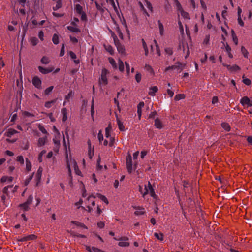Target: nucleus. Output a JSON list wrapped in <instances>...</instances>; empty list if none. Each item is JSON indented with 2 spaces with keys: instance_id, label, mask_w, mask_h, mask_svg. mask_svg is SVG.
Wrapping results in <instances>:
<instances>
[{
  "instance_id": "nucleus-1",
  "label": "nucleus",
  "mask_w": 252,
  "mask_h": 252,
  "mask_svg": "<svg viewBox=\"0 0 252 252\" xmlns=\"http://www.w3.org/2000/svg\"><path fill=\"white\" fill-rule=\"evenodd\" d=\"M95 197L93 195H88L84 200L85 205L86 206V210L90 213L96 214L97 216H98L102 212L103 209L100 208L98 205H95Z\"/></svg>"
},
{
  "instance_id": "nucleus-2",
  "label": "nucleus",
  "mask_w": 252,
  "mask_h": 252,
  "mask_svg": "<svg viewBox=\"0 0 252 252\" xmlns=\"http://www.w3.org/2000/svg\"><path fill=\"white\" fill-rule=\"evenodd\" d=\"M140 191L143 197H144L146 194H149L154 199H157L158 198L150 182H148V184L145 186L144 192H142L141 187H140Z\"/></svg>"
},
{
  "instance_id": "nucleus-3",
  "label": "nucleus",
  "mask_w": 252,
  "mask_h": 252,
  "mask_svg": "<svg viewBox=\"0 0 252 252\" xmlns=\"http://www.w3.org/2000/svg\"><path fill=\"white\" fill-rule=\"evenodd\" d=\"M74 10L77 14L81 15V19L82 21L87 20V16L84 11H83V7L79 4H74Z\"/></svg>"
},
{
  "instance_id": "nucleus-4",
  "label": "nucleus",
  "mask_w": 252,
  "mask_h": 252,
  "mask_svg": "<svg viewBox=\"0 0 252 252\" xmlns=\"http://www.w3.org/2000/svg\"><path fill=\"white\" fill-rule=\"evenodd\" d=\"M108 73V70L105 69H102L101 71V77L99 79V82L100 85H106L108 83L107 75Z\"/></svg>"
},
{
  "instance_id": "nucleus-5",
  "label": "nucleus",
  "mask_w": 252,
  "mask_h": 252,
  "mask_svg": "<svg viewBox=\"0 0 252 252\" xmlns=\"http://www.w3.org/2000/svg\"><path fill=\"white\" fill-rule=\"evenodd\" d=\"M111 130V126L109 125L108 127L105 128V137L107 139H109V146L110 147L113 145L114 142V138L112 137L110 135Z\"/></svg>"
},
{
  "instance_id": "nucleus-6",
  "label": "nucleus",
  "mask_w": 252,
  "mask_h": 252,
  "mask_svg": "<svg viewBox=\"0 0 252 252\" xmlns=\"http://www.w3.org/2000/svg\"><path fill=\"white\" fill-rule=\"evenodd\" d=\"M77 165V162L74 159L70 158L67 159V166L68 168V171L69 173V175L70 178V182H71L72 177L71 174V169H73Z\"/></svg>"
},
{
  "instance_id": "nucleus-7",
  "label": "nucleus",
  "mask_w": 252,
  "mask_h": 252,
  "mask_svg": "<svg viewBox=\"0 0 252 252\" xmlns=\"http://www.w3.org/2000/svg\"><path fill=\"white\" fill-rule=\"evenodd\" d=\"M186 64L185 63H182L180 62L176 63L174 65L168 66L165 68V71H167L169 70L173 69H177V70H183Z\"/></svg>"
},
{
  "instance_id": "nucleus-8",
  "label": "nucleus",
  "mask_w": 252,
  "mask_h": 252,
  "mask_svg": "<svg viewBox=\"0 0 252 252\" xmlns=\"http://www.w3.org/2000/svg\"><path fill=\"white\" fill-rule=\"evenodd\" d=\"M131 156L130 154H128L126 157V165L127 171L129 173H132L133 170L135 169V168H133Z\"/></svg>"
},
{
  "instance_id": "nucleus-9",
  "label": "nucleus",
  "mask_w": 252,
  "mask_h": 252,
  "mask_svg": "<svg viewBox=\"0 0 252 252\" xmlns=\"http://www.w3.org/2000/svg\"><path fill=\"white\" fill-rule=\"evenodd\" d=\"M32 195L29 196L26 202L23 204H20L19 207L23 210L27 211L29 208L30 205L32 203Z\"/></svg>"
},
{
  "instance_id": "nucleus-10",
  "label": "nucleus",
  "mask_w": 252,
  "mask_h": 252,
  "mask_svg": "<svg viewBox=\"0 0 252 252\" xmlns=\"http://www.w3.org/2000/svg\"><path fill=\"white\" fill-rule=\"evenodd\" d=\"M88 144V156L90 159H92L94 155V147L92 146L91 142L90 140L87 141Z\"/></svg>"
},
{
  "instance_id": "nucleus-11",
  "label": "nucleus",
  "mask_w": 252,
  "mask_h": 252,
  "mask_svg": "<svg viewBox=\"0 0 252 252\" xmlns=\"http://www.w3.org/2000/svg\"><path fill=\"white\" fill-rule=\"evenodd\" d=\"M240 103L244 107H251V99L247 96H244L240 99Z\"/></svg>"
},
{
  "instance_id": "nucleus-12",
  "label": "nucleus",
  "mask_w": 252,
  "mask_h": 252,
  "mask_svg": "<svg viewBox=\"0 0 252 252\" xmlns=\"http://www.w3.org/2000/svg\"><path fill=\"white\" fill-rule=\"evenodd\" d=\"M37 238V237L34 234H31L29 235L24 236L21 237L19 241L21 242L28 241L30 240H34Z\"/></svg>"
},
{
  "instance_id": "nucleus-13",
  "label": "nucleus",
  "mask_w": 252,
  "mask_h": 252,
  "mask_svg": "<svg viewBox=\"0 0 252 252\" xmlns=\"http://www.w3.org/2000/svg\"><path fill=\"white\" fill-rule=\"evenodd\" d=\"M32 84L37 88H41V81L40 78L37 76L34 77L32 79Z\"/></svg>"
},
{
  "instance_id": "nucleus-14",
  "label": "nucleus",
  "mask_w": 252,
  "mask_h": 252,
  "mask_svg": "<svg viewBox=\"0 0 252 252\" xmlns=\"http://www.w3.org/2000/svg\"><path fill=\"white\" fill-rule=\"evenodd\" d=\"M120 242L118 245L120 247H127L129 245V243L128 241V238L127 237H124L119 239Z\"/></svg>"
},
{
  "instance_id": "nucleus-15",
  "label": "nucleus",
  "mask_w": 252,
  "mask_h": 252,
  "mask_svg": "<svg viewBox=\"0 0 252 252\" xmlns=\"http://www.w3.org/2000/svg\"><path fill=\"white\" fill-rule=\"evenodd\" d=\"M48 141L47 136L40 137L38 139L37 141V146L38 147H42L44 146Z\"/></svg>"
},
{
  "instance_id": "nucleus-16",
  "label": "nucleus",
  "mask_w": 252,
  "mask_h": 252,
  "mask_svg": "<svg viewBox=\"0 0 252 252\" xmlns=\"http://www.w3.org/2000/svg\"><path fill=\"white\" fill-rule=\"evenodd\" d=\"M53 67H48L45 68L41 66L38 67V69L39 71L43 74H47L50 72H51L52 71H53Z\"/></svg>"
},
{
  "instance_id": "nucleus-17",
  "label": "nucleus",
  "mask_w": 252,
  "mask_h": 252,
  "mask_svg": "<svg viewBox=\"0 0 252 252\" xmlns=\"http://www.w3.org/2000/svg\"><path fill=\"white\" fill-rule=\"evenodd\" d=\"M223 65L224 66H226L227 69L230 71H236L240 69V67L236 64L231 66L230 65H227L223 63Z\"/></svg>"
},
{
  "instance_id": "nucleus-18",
  "label": "nucleus",
  "mask_w": 252,
  "mask_h": 252,
  "mask_svg": "<svg viewBox=\"0 0 252 252\" xmlns=\"http://www.w3.org/2000/svg\"><path fill=\"white\" fill-rule=\"evenodd\" d=\"M116 121H117V125L118 126L119 129L121 131H125V127L124 125H123V122H122L120 121V120L119 119V118H118V117L117 116V114H116Z\"/></svg>"
},
{
  "instance_id": "nucleus-19",
  "label": "nucleus",
  "mask_w": 252,
  "mask_h": 252,
  "mask_svg": "<svg viewBox=\"0 0 252 252\" xmlns=\"http://www.w3.org/2000/svg\"><path fill=\"white\" fill-rule=\"evenodd\" d=\"M134 208L136 210V211L134 212V214L136 215H143L145 212V209L143 207L138 206V207H134Z\"/></svg>"
},
{
  "instance_id": "nucleus-20",
  "label": "nucleus",
  "mask_w": 252,
  "mask_h": 252,
  "mask_svg": "<svg viewBox=\"0 0 252 252\" xmlns=\"http://www.w3.org/2000/svg\"><path fill=\"white\" fill-rule=\"evenodd\" d=\"M144 106V102H140L137 105V114L139 119H140L142 115V109Z\"/></svg>"
},
{
  "instance_id": "nucleus-21",
  "label": "nucleus",
  "mask_w": 252,
  "mask_h": 252,
  "mask_svg": "<svg viewBox=\"0 0 252 252\" xmlns=\"http://www.w3.org/2000/svg\"><path fill=\"white\" fill-rule=\"evenodd\" d=\"M158 91V88L157 86H153L149 88L148 94L152 96H155L156 93Z\"/></svg>"
},
{
  "instance_id": "nucleus-22",
  "label": "nucleus",
  "mask_w": 252,
  "mask_h": 252,
  "mask_svg": "<svg viewBox=\"0 0 252 252\" xmlns=\"http://www.w3.org/2000/svg\"><path fill=\"white\" fill-rule=\"evenodd\" d=\"M182 47L183 48L184 52L186 54V56H185V58H187L189 56V55L190 54V52H189V49L188 47V45L187 43H186V44L183 43Z\"/></svg>"
},
{
  "instance_id": "nucleus-23",
  "label": "nucleus",
  "mask_w": 252,
  "mask_h": 252,
  "mask_svg": "<svg viewBox=\"0 0 252 252\" xmlns=\"http://www.w3.org/2000/svg\"><path fill=\"white\" fill-rule=\"evenodd\" d=\"M17 133V131L13 129L9 128L7 130V131L5 133L4 135L8 137H10L12 135L15 134Z\"/></svg>"
},
{
  "instance_id": "nucleus-24",
  "label": "nucleus",
  "mask_w": 252,
  "mask_h": 252,
  "mask_svg": "<svg viewBox=\"0 0 252 252\" xmlns=\"http://www.w3.org/2000/svg\"><path fill=\"white\" fill-rule=\"evenodd\" d=\"M179 13L183 18L187 20L190 19V16L189 14L187 12L184 11V9L178 12V14Z\"/></svg>"
},
{
  "instance_id": "nucleus-25",
  "label": "nucleus",
  "mask_w": 252,
  "mask_h": 252,
  "mask_svg": "<svg viewBox=\"0 0 252 252\" xmlns=\"http://www.w3.org/2000/svg\"><path fill=\"white\" fill-rule=\"evenodd\" d=\"M61 113L63 115L62 121L64 122L67 119V109L65 108H63L61 110Z\"/></svg>"
},
{
  "instance_id": "nucleus-26",
  "label": "nucleus",
  "mask_w": 252,
  "mask_h": 252,
  "mask_svg": "<svg viewBox=\"0 0 252 252\" xmlns=\"http://www.w3.org/2000/svg\"><path fill=\"white\" fill-rule=\"evenodd\" d=\"M52 0L56 1V4L55 6L53 7V9L54 11H56L62 7L63 0Z\"/></svg>"
},
{
  "instance_id": "nucleus-27",
  "label": "nucleus",
  "mask_w": 252,
  "mask_h": 252,
  "mask_svg": "<svg viewBox=\"0 0 252 252\" xmlns=\"http://www.w3.org/2000/svg\"><path fill=\"white\" fill-rule=\"evenodd\" d=\"M155 126L156 127V128L158 129H161L163 127L161 121L158 118H157L155 120Z\"/></svg>"
},
{
  "instance_id": "nucleus-28",
  "label": "nucleus",
  "mask_w": 252,
  "mask_h": 252,
  "mask_svg": "<svg viewBox=\"0 0 252 252\" xmlns=\"http://www.w3.org/2000/svg\"><path fill=\"white\" fill-rule=\"evenodd\" d=\"M158 26L159 31V33L161 36H163L164 34V26L161 22L160 20L158 21Z\"/></svg>"
},
{
  "instance_id": "nucleus-29",
  "label": "nucleus",
  "mask_w": 252,
  "mask_h": 252,
  "mask_svg": "<svg viewBox=\"0 0 252 252\" xmlns=\"http://www.w3.org/2000/svg\"><path fill=\"white\" fill-rule=\"evenodd\" d=\"M106 0V2L108 3H109L113 8L114 11L116 12H118V8L115 4V3L114 2V0Z\"/></svg>"
},
{
  "instance_id": "nucleus-30",
  "label": "nucleus",
  "mask_w": 252,
  "mask_h": 252,
  "mask_svg": "<svg viewBox=\"0 0 252 252\" xmlns=\"http://www.w3.org/2000/svg\"><path fill=\"white\" fill-rule=\"evenodd\" d=\"M174 2L178 12H179L183 9L181 4L178 0H174Z\"/></svg>"
},
{
  "instance_id": "nucleus-31",
  "label": "nucleus",
  "mask_w": 252,
  "mask_h": 252,
  "mask_svg": "<svg viewBox=\"0 0 252 252\" xmlns=\"http://www.w3.org/2000/svg\"><path fill=\"white\" fill-rule=\"evenodd\" d=\"M67 28L68 30L73 32H80V30L78 28L75 26H69L67 27Z\"/></svg>"
},
{
  "instance_id": "nucleus-32",
  "label": "nucleus",
  "mask_w": 252,
  "mask_h": 252,
  "mask_svg": "<svg viewBox=\"0 0 252 252\" xmlns=\"http://www.w3.org/2000/svg\"><path fill=\"white\" fill-rule=\"evenodd\" d=\"M71 223L73 224H75V225H76L77 226L82 227L85 229H87V226L84 224L79 222L78 221L72 220V221H71Z\"/></svg>"
},
{
  "instance_id": "nucleus-33",
  "label": "nucleus",
  "mask_w": 252,
  "mask_h": 252,
  "mask_svg": "<svg viewBox=\"0 0 252 252\" xmlns=\"http://www.w3.org/2000/svg\"><path fill=\"white\" fill-rule=\"evenodd\" d=\"M209 42H210V35L207 34L205 35V36L203 39L202 44L204 46L207 45L209 44Z\"/></svg>"
},
{
  "instance_id": "nucleus-34",
  "label": "nucleus",
  "mask_w": 252,
  "mask_h": 252,
  "mask_svg": "<svg viewBox=\"0 0 252 252\" xmlns=\"http://www.w3.org/2000/svg\"><path fill=\"white\" fill-rule=\"evenodd\" d=\"M105 49L111 54L113 55L114 53L113 47L109 45H105Z\"/></svg>"
},
{
  "instance_id": "nucleus-35",
  "label": "nucleus",
  "mask_w": 252,
  "mask_h": 252,
  "mask_svg": "<svg viewBox=\"0 0 252 252\" xmlns=\"http://www.w3.org/2000/svg\"><path fill=\"white\" fill-rule=\"evenodd\" d=\"M13 180V177H8V176H3L1 179V182H8L9 183L12 182Z\"/></svg>"
},
{
  "instance_id": "nucleus-36",
  "label": "nucleus",
  "mask_w": 252,
  "mask_h": 252,
  "mask_svg": "<svg viewBox=\"0 0 252 252\" xmlns=\"http://www.w3.org/2000/svg\"><path fill=\"white\" fill-rule=\"evenodd\" d=\"M32 165L30 160L26 158V170L28 171H30L32 169Z\"/></svg>"
},
{
  "instance_id": "nucleus-37",
  "label": "nucleus",
  "mask_w": 252,
  "mask_h": 252,
  "mask_svg": "<svg viewBox=\"0 0 252 252\" xmlns=\"http://www.w3.org/2000/svg\"><path fill=\"white\" fill-rule=\"evenodd\" d=\"M231 33H232L233 41L235 45H237L238 42V40L237 37L234 31L233 30H232Z\"/></svg>"
},
{
  "instance_id": "nucleus-38",
  "label": "nucleus",
  "mask_w": 252,
  "mask_h": 252,
  "mask_svg": "<svg viewBox=\"0 0 252 252\" xmlns=\"http://www.w3.org/2000/svg\"><path fill=\"white\" fill-rule=\"evenodd\" d=\"M145 5L147 8L151 11H153V7L151 3L148 0H144Z\"/></svg>"
},
{
  "instance_id": "nucleus-39",
  "label": "nucleus",
  "mask_w": 252,
  "mask_h": 252,
  "mask_svg": "<svg viewBox=\"0 0 252 252\" xmlns=\"http://www.w3.org/2000/svg\"><path fill=\"white\" fill-rule=\"evenodd\" d=\"M155 237L159 240L160 241H162L163 240V234L161 233H154Z\"/></svg>"
},
{
  "instance_id": "nucleus-40",
  "label": "nucleus",
  "mask_w": 252,
  "mask_h": 252,
  "mask_svg": "<svg viewBox=\"0 0 252 252\" xmlns=\"http://www.w3.org/2000/svg\"><path fill=\"white\" fill-rule=\"evenodd\" d=\"M119 69L120 71L123 72L124 71V65L122 61L119 60L118 61Z\"/></svg>"
},
{
  "instance_id": "nucleus-41",
  "label": "nucleus",
  "mask_w": 252,
  "mask_h": 252,
  "mask_svg": "<svg viewBox=\"0 0 252 252\" xmlns=\"http://www.w3.org/2000/svg\"><path fill=\"white\" fill-rule=\"evenodd\" d=\"M52 41L54 44L57 45L59 43V36L57 34H54L52 37Z\"/></svg>"
},
{
  "instance_id": "nucleus-42",
  "label": "nucleus",
  "mask_w": 252,
  "mask_h": 252,
  "mask_svg": "<svg viewBox=\"0 0 252 252\" xmlns=\"http://www.w3.org/2000/svg\"><path fill=\"white\" fill-rule=\"evenodd\" d=\"M185 98V94H177L175 95L174 99L175 100L178 101L181 99H183Z\"/></svg>"
},
{
  "instance_id": "nucleus-43",
  "label": "nucleus",
  "mask_w": 252,
  "mask_h": 252,
  "mask_svg": "<svg viewBox=\"0 0 252 252\" xmlns=\"http://www.w3.org/2000/svg\"><path fill=\"white\" fill-rule=\"evenodd\" d=\"M109 61L110 63L111 64L112 67L114 69H116L117 67L116 63L115 62L114 59H113L112 58H108Z\"/></svg>"
},
{
  "instance_id": "nucleus-44",
  "label": "nucleus",
  "mask_w": 252,
  "mask_h": 252,
  "mask_svg": "<svg viewBox=\"0 0 252 252\" xmlns=\"http://www.w3.org/2000/svg\"><path fill=\"white\" fill-rule=\"evenodd\" d=\"M30 42L33 46L36 45L38 43L37 38L35 37L31 38Z\"/></svg>"
},
{
  "instance_id": "nucleus-45",
  "label": "nucleus",
  "mask_w": 252,
  "mask_h": 252,
  "mask_svg": "<svg viewBox=\"0 0 252 252\" xmlns=\"http://www.w3.org/2000/svg\"><path fill=\"white\" fill-rule=\"evenodd\" d=\"M97 196L106 204H108V200L105 196L100 194H97Z\"/></svg>"
},
{
  "instance_id": "nucleus-46",
  "label": "nucleus",
  "mask_w": 252,
  "mask_h": 252,
  "mask_svg": "<svg viewBox=\"0 0 252 252\" xmlns=\"http://www.w3.org/2000/svg\"><path fill=\"white\" fill-rule=\"evenodd\" d=\"M143 47L145 51V54L147 56L148 54V49L146 43L143 39H142Z\"/></svg>"
},
{
  "instance_id": "nucleus-47",
  "label": "nucleus",
  "mask_w": 252,
  "mask_h": 252,
  "mask_svg": "<svg viewBox=\"0 0 252 252\" xmlns=\"http://www.w3.org/2000/svg\"><path fill=\"white\" fill-rule=\"evenodd\" d=\"M221 126L223 127V128L227 131H229L230 130V126L228 123H222L221 124Z\"/></svg>"
},
{
  "instance_id": "nucleus-48",
  "label": "nucleus",
  "mask_w": 252,
  "mask_h": 252,
  "mask_svg": "<svg viewBox=\"0 0 252 252\" xmlns=\"http://www.w3.org/2000/svg\"><path fill=\"white\" fill-rule=\"evenodd\" d=\"M241 52H242V53L243 54V56L245 58H248L249 52H248L247 50L244 47H241Z\"/></svg>"
},
{
  "instance_id": "nucleus-49",
  "label": "nucleus",
  "mask_w": 252,
  "mask_h": 252,
  "mask_svg": "<svg viewBox=\"0 0 252 252\" xmlns=\"http://www.w3.org/2000/svg\"><path fill=\"white\" fill-rule=\"evenodd\" d=\"M120 92H118L117 94V97L114 98V103L117 105L118 110L119 112H120L121 109H120V107L119 106V102L118 100V97H119V95H120Z\"/></svg>"
},
{
  "instance_id": "nucleus-50",
  "label": "nucleus",
  "mask_w": 252,
  "mask_h": 252,
  "mask_svg": "<svg viewBox=\"0 0 252 252\" xmlns=\"http://www.w3.org/2000/svg\"><path fill=\"white\" fill-rule=\"evenodd\" d=\"M41 62L43 64H47L49 63L50 60L49 58L46 56H44L41 60Z\"/></svg>"
},
{
  "instance_id": "nucleus-51",
  "label": "nucleus",
  "mask_w": 252,
  "mask_h": 252,
  "mask_svg": "<svg viewBox=\"0 0 252 252\" xmlns=\"http://www.w3.org/2000/svg\"><path fill=\"white\" fill-rule=\"evenodd\" d=\"M145 69L146 71H148L151 74H154V72L152 68V67L149 65H146L145 66Z\"/></svg>"
},
{
  "instance_id": "nucleus-52",
  "label": "nucleus",
  "mask_w": 252,
  "mask_h": 252,
  "mask_svg": "<svg viewBox=\"0 0 252 252\" xmlns=\"http://www.w3.org/2000/svg\"><path fill=\"white\" fill-rule=\"evenodd\" d=\"M91 116L93 119H94V99H92V105H91Z\"/></svg>"
},
{
  "instance_id": "nucleus-53",
  "label": "nucleus",
  "mask_w": 252,
  "mask_h": 252,
  "mask_svg": "<svg viewBox=\"0 0 252 252\" xmlns=\"http://www.w3.org/2000/svg\"><path fill=\"white\" fill-rule=\"evenodd\" d=\"M154 41L156 45V53L158 55V56H160V51L159 50V47L158 45L157 41L156 40H154Z\"/></svg>"
},
{
  "instance_id": "nucleus-54",
  "label": "nucleus",
  "mask_w": 252,
  "mask_h": 252,
  "mask_svg": "<svg viewBox=\"0 0 252 252\" xmlns=\"http://www.w3.org/2000/svg\"><path fill=\"white\" fill-rule=\"evenodd\" d=\"M55 101H56V100H52L50 101L46 102L45 103V107L47 108H50L52 106V104L55 102Z\"/></svg>"
},
{
  "instance_id": "nucleus-55",
  "label": "nucleus",
  "mask_w": 252,
  "mask_h": 252,
  "mask_svg": "<svg viewBox=\"0 0 252 252\" xmlns=\"http://www.w3.org/2000/svg\"><path fill=\"white\" fill-rule=\"evenodd\" d=\"M117 46V50L119 52L121 53H124L125 52V48L124 47L121 45H116Z\"/></svg>"
},
{
  "instance_id": "nucleus-56",
  "label": "nucleus",
  "mask_w": 252,
  "mask_h": 252,
  "mask_svg": "<svg viewBox=\"0 0 252 252\" xmlns=\"http://www.w3.org/2000/svg\"><path fill=\"white\" fill-rule=\"evenodd\" d=\"M188 2L189 4L191 5L192 8L195 9L196 7V4L194 0H188Z\"/></svg>"
},
{
  "instance_id": "nucleus-57",
  "label": "nucleus",
  "mask_w": 252,
  "mask_h": 252,
  "mask_svg": "<svg viewBox=\"0 0 252 252\" xmlns=\"http://www.w3.org/2000/svg\"><path fill=\"white\" fill-rule=\"evenodd\" d=\"M243 82L246 85H250L251 84V81L250 79L243 77Z\"/></svg>"
},
{
  "instance_id": "nucleus-58",
  "label": "nucleus",
  "mask_w": 252,
  "mask_h": 252,
  "mask_svg": "<svg viewBox=\"0 0 252 252\" xmlns=\"http://www.w3.org/2000/svg\"><path fill=\"white\" fill-rule=\"evenodd\" d=\"M42 168L40 167L37 170L36 176H37V178L40 179L41 178L42 173Z\"/></svg>"
},
{
  "instance_id": "nucleus-59",
  "label": "nucleus",
  "mask_w": 252,
  "mask_h": 252,
  "mask_svg": "<svg viewBox=\"0 0 252 252\" xmlns=\"http://www.w3.org/2000/svg\"><path fill=\"white\" fill-rule=\"evenodd\" d=\"M39 129L44 134H47V131L44 127V126L41 124H39L38 125Z\"/></svg>"
},
{
  "instance_id": "nucleus-60",
  "label": "nucleus",
  "mask_w": 252,
  "mask_h": 252,
  "mask_svg": "<svg viewBox=\"0 0 252 252\" xmlns=\"http://www.w3.org/2000/svg\"><path fill=\"white\" fill-rule=\"evenodd\" d=\"M73 169L74 170L75 173H76V175L79 176L82 175V173L81 171L79 170L77 165L75 167L73 168Z\"/></svg>"
},
{
  "instance_id": "nucleus-61",
  "label": "nucleus",
  "mask_w": 252,
  "mask_h": 252,
  "mask_svg": "<svg viewBox=\"0 0 252 252\" xmlns=\"http://www.w3.org/2000/svg\"><path fill=\"white\" fill-rule=\"evenodd\" d=\"M100 162H101L100 158H99L97 160V170H101L103 169L102 165H100Z\"/></svg>"
},
{
  "instance_id": "nucleus-62",
  "label": "nucleus",
  "mask_w": 252,
  "mask_h": 252,
  "mask_svg": "<svg viewBox=\"0 0 252 252\" xmlns=\"http://www.w3.org/2000/svg\"><path fill=\"white\" fill-rule=\"evenodd\" d=\"M65 54V45L64 44H63L62 45V48L61 49L60 56H63Z\"/></svg>"
},
{
  "instance_id": "nucleus-63",
  "label": "nucleus",
  "mask_w": 252,
  "mask_h": 252,
  "mask_svg": "<svg viewBox=\"0 0 252 252\" xmlns=\"http://www.w3.org/2000/svg\"><path fill=\"white\" fill-rule=\"evenodd\" d=\"M17 161L19 162L21 164H24V159L22 156H19L17 157Z\"/></svg>"
},
{
  "instance_id": "nucleus-64",
  "label": "nucleus",
  "mask_w": 252,
  "mask_h": 252,
  "mask_svg": "<svg viewBox=\"0 0 252 252\" xmlns=\"http://www.w3.org/2000/svg\"><path fill=\"white\" fill-rule=\"evenodd\" d=\"M165 51L167 54H168L169 55H171L173 54L172 49L170 47L166 48L165 49Z\"/></svg>"
}]
</instances>
